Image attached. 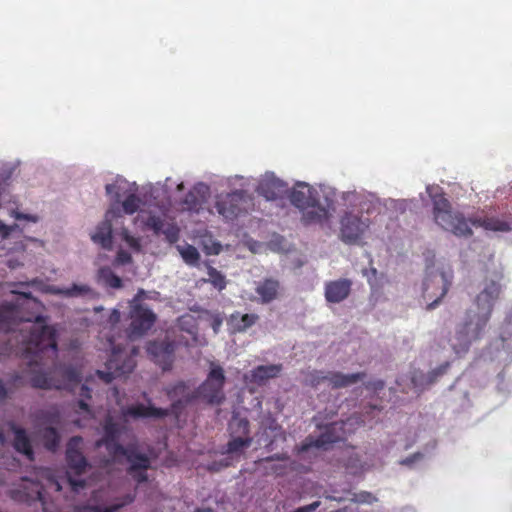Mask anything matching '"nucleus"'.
Segmentation results:
<instances>
[{"label":"nucleus","mask_w":512,"mask_h":512,"mask_svg":"<svg viewBox=\"0 0 512 512\" xmlns=\"http://www.w3.org/2000/svg\"><path fill=\"white\" fill-rule=\"evenodd\" d=\"M500 292V285L491 281L477 295L474 306L466 310L463 320L457 324L455 334L451 339V348L456 355L466 354L472 343L483 337Z\"/></svg>","instance_id":"f03ea898"},{"label":"nucleus","mask_w":512,"mask_h":512,"mask_svg":"<svg viewBox=\"0 0 512 512\" xmlns=\"http://www.w3.org/2000/svg\"><path fill=\"white\" fill-rule=\"evenodd\" d=\"M5 437L4 434L0 431V443H4Z\"/></svg>","instance_id":"bf43d9fd"},{"label":"nucleus","mask_w":512,"mask_h":512,"mask_svg":"<svg viewBox=\"0 0 512 512\" xmlns=\"http://www.w3.org/2000/svg\"><path fill=\"white\" fill-rule=\"evenodd\" d=\"M226 456H227L226 458L218 461L219 464H221L222 469L231 466L233 464V461L235 460L233 458H230V456H228V455H226Z\"/></svg>","instance_id":"8fccbe9b"},{"label":"nucleus","mask_w":512,"mask_h":512,"mask_svg":"<svg viewBox=\"0 0 512 512\" xmlns=\"http://www.w3.org/2000/svg\"><path fill=\"white\" fill-rule=\"evenodd\" d=\"M67 480L74 492H79V490L84 488L86 485L85 480L82 479L76 480L71 477H68Z\"/></svg>","instance_id":"ea45409f"},{"label":"nucleus","mask_w":512,"mask_h":512,"mask_svg":"<svg viewBox=\"0 0 512 512\" xmlns=\"http://www.w3.org/2000/svg\"><path fill=\"white\" fill-rule=\"evenodd\" d=\"M27 322L20 329L24 358L28 359L27 366L31 377V387L42 390H71L81 382V371L73 366L57 362L58 346L57 331L46 324L43 316H36L23 321L18 307L12 303L0 305V331L10 332L21 323Z\"/></svg>","instance_id":"f257e3e1"},{"label":"nucleus","mask_w":512,"mask_h":512,"mask_svg":"<svg viewBox=\"0 0 512 512\" xmlns=\"http://www.w3.org/2000/svg\"><path fill=\"white\" fill-rule=\"evenodd\" d=\"M54 293L67 298L84 297L97 298L98 293L85 284H73L69 288H57Z\"/></svg>","instance_id":"cd10ccee"},{"label":"nucleus","mask_w":512,"mask_h":512,"mask_svg":"<svg viewBox=\"0 0 512 512\" xmlns=\"http://www.w3.org/2000/svg\"><path fill=\"white\" fill-rule=\"evenodd\" d=\"M176 347L173 341H151L147 345V353L163 371H169L175 360Z\"/></svg>","instance_id":"9b49d317"},{"label":"nucleus","mask_w":512,"mask_h":512,"mask_svg":"<svg viewBox=\"0 0 512 512\" xmlns=\"http://www.w3.org/2000/svg\"><path fill=\"white\" fill-rule=\"evenodd\" d=\"M281 369V365H260L252 371V380L261 384L268 379L277 377Z\"/></svg>","instance_id":"c756f323"},{"label":"nucleus","mask_w":512,"mask_h":512,"mask_svg":"<svg viewBox=\"0 0 512 512\" xmlns=\"http://www.w3.org/2000/svg\"><path fill=\"white\" fill-rule=\"evenodd\" d=\"M326 498L329 499V500H337L336 497H332V496H327Z\"/></svg>","instance_id":"052dcab7"},{"label":"nucleus","mask_w":512,"mask_h":512,"mask_svg":"<svg viewBox=\"0 0 512 512\" xmlns=\"http://www.w3.org/2000/svg\"><path fill=\"white\" fill-rule=\"evenodd\" d=\"M18 219H27V220H31V221H36V217H33V216H29V215H18Z\"/></svg>","instance_id":"6e6d98bb"},{"label":"nucleus","mask_w":512,"mask_h":512,"mask_svg":"<svg viewBox=\"0 0 512 512\" xmlns=\"http://www.w3.org/2000/svg\"><path fill=\"white\" fill-rule=\"evenodd\" d=\"M103 432L102 438L96 441V447L104 446L114 461L121 462V457H125L129 463L127 474L137 484L147 482V471L151 468L149 456L139 452L136 444H129L125 447L119 443L121 427L110 416L106 417L104 421Z\"/></svg>","instance_id":"7ed1b4c3"},{"label":"nucleus","mask_w":512,"mask_h":512,"mask_svg":"<svg viewBox=\"0 0 512 512\" xmlns=\"http://www.w3.org/2000/svg\"><path fill=\"white\" fill-rule=\"evenodd\" d=\"M146 226L156 235H165L169 243H175L179 239V228L172 223H166L165 220L157 215H150L147 218Z\"/></svg>","instance_id":"6ab92c4d"},{"label":"nucleus","mask_w":512,"mask_h":512,"mask_svg":"<svg viewBox=\"0 0 512 512\" xmlns=\"http://www.w3.org/2000/svg\"><path fill=\"white\" fill-rule=\"evenodd\" d=\"M144 290H139L131 303L129 336L139 337L147 333L155 324L157 316L146 305L140 302Z\"/></svg>","instance_id":"6e6552de"},{"label":"nucleus","mask_w":512,"mask_h":512,"mask_svg":"<svg viewBox=\"0 0 512 512\" xmlns=\"http://www.w3.org/2000/svg\"><path fill=\"white\" fill-rule=\"evenodd\" d=\"M8 398V389L5 387L2 380H0V399L4 400Z\"/></svg>","instance_id":"3c124183"},{"label":"nucleus","mask_w":512,"mask_h":512,"mask_svg":"<svg viewBox=\"0 0 512 512\" xmlns=\"http://www.w3.org/2000/svg\"><path fill=\"white\" fill-rule=\"evenodd\" d=\"M83 438L81 436H73L69 439L66 446L65 458L67 466L76 475H82L89 467L86 457L81 452Z\"/></svg>","instance_id":"2eb2a0df"},{"label":"nucleus","mask_w":512,"mask_h":512,"mask_svg":"<svg viewBox=\"0 0 512 512\" xmlns=\"http://www.w3.org/2000/svg\"><path fill=\"white\" fill-rule=\"evenodd\" d=\"M245 193L243 191H235L221 196L217 199L215 208L219 215L225 220L232 221L246 210Z\"/></svg>","instance_id":"f8f14e48"},{"label":"nucleus","mask_w":512,"mask_h":512,"mask_svg":"<svg viewBox=\"0 0 512 512\" xmlns=\"http://www.w3.org/2000/svg\"><path fill=\"white\" fill-rule=\"evenodd\" d=\"M9 384L15 388H18L24 386L25 381L24 378L19 373H15L12 375Z\"/></svg>","instance_id":"a19ab883"},{"label":"nucleus","mask_w":512,"mask_h":512,"mask_svg":"<svg viewBox=\"0 0 512 512\" xmlns=\"http://www.w3.org/2000/svg\"><path fill=\"white\" fill-rule=\"evenodd\" d=\"M208 190L203 184H199L191 189L182 201L183 208L188 211H199L206 200L205 191Z\"/></svg>","instance_id":"a878e982"},{"label":"nucleus","mask_w":512,"mask_h":512,"mask_svg":"<svg viewBox=\"0 0 512 512\" xmlns=\"http://www.w3.org/2000/svg\"><path fill=\"white\" fill-rule=\"evenodd\" d=\"M341 428L342 427L337 422L326 425L323 432L319 436H307L301 443L300 451L307 452L311 448L327 449L329 445L342 439L341 435L338 433V430Z\"/></svg>","instance_id":"ddd939ff"},{"label":"nucleus","mask_w":512,"mask_h":512,"mask_svg":"<svg viewBox=\"0 0 512 512\" xmlns=\"http://www.w3.org/2000/svg\"><path fill=\"white\" fill-rule=\"evenodd\" d=\"M352 282L349 279H338L325 284V299L329 303H340L350 294Z\"/></svg>","instance_id":"aec40b11"},{"label":"nucleus","mask_w":512,"mask_h":512,"mask_svg":"<svg viewBox=\"0 0 512 512\" xmlns=\"http://www.w3.org/2000/svg\"><path fill=\"white\" fill-rule=\"evenodd\" d=\"M118 358L119 355L113 352L111 359L106 363L107 371L97 370L98 377L105 383H110L112 380L133 370L135 364L131 358L125 360L122 365H118Z\"/></svg>","instance_id":"dca6fc26"},{"label":"nucleus","mask_w":512,"mask_h":512,"mask_svg":"<svg viewBox=\"0 0 512 512\" xmlns=\"http://www.w3.org/2000/svg\"><path fill=\"white\" fill-rule=\"evenodd\" d=\"M140 204V198L136 194L132 193L129 194L122 202V208L126 214L132 215L139 209Z\"/></svg>","instance_id":"72a5a7b5"},{"label":"nucleus","mask_w":512,"mask_h":512,"mask_svg":"<svg viewBox=\"0 0 512 512\" xmlns=\"http://www.w3.org/2000/svg\"><path fill=\"white\" fill-rule=\"evenodd\" d=\"M116 216L115 211L108 210L104 220L97 226L95 233L91 236L95 243L101 245L104 249L112 248V218Z\"/></svg>","instance_id":"412c9836"},{"label":"nucleus","mask_w":512,"mask_h":512,"mask_svg":"<svg viewBox=\"0 0 512 512\" xmlns=\"http://www.w3.org/2000/svg\"><path fill=\"white\" fill-rule=\"evenodd\" d=\"M124 239L132 248H139L138 239L128 235L127 233H125Z\"/></svg>","instance_id":"c03bdc74"},{"label":"nucleus","mask_w":512,"mask_h":512,"mask_svg":"<svg viewBox=\"0 0 512 512\" xmlns=\"http://www.w3.org/2000/svg\"><path fill=\"white\" fill-rule=\"evenodd\" d=\"M209 282L219 291H222L226 287L225 276L214 267L208 268Z\"/></svg>","instance_id":"473e14b6"},{"label":"nucleus","mask_w":512,"mask_h":512,"mask_svg":"<svg viewBox=\"0 0 512 512\" xmlns=\"http://www.w3.org/2000/svg\"><path fill=\"white\" fill-rule=\"evenodd\" d=\"M229 429L232 436H250V422L246 418H233L230 422Z\"/></svg>","instance_id":"2f4dec72"},{"label":"nucleus","mask_w":512,"mask_h":512,"mask_svg":"<svg viewBox=\"0 0 512 512\" xmlns=\"http://www.w3.org/2000/svg\"><path fill=\"white\" fill-rule=\"evenodd\" d=\"M419 457H421V454L420 453H416L412 457H407L406 459L401 461V463L404 464V465H410V464H412L414 462L415 458H419Z\"/></svg>","instance_id":"603ef678"},{"label":"nucleus","mask_w":512,"mask_h":512,"mask_svg":"<svg viewBox=\"0 0 512 512\" xmlns=\"http://www.w3.org/2000/svg\"><path fill=\"white\" fill-rule=\"evenodd\" d=\"M106 283L112 288L118 289L122 287V279L113 272H109L106 276Z\"/></svg>","instance_id":"58836bf2"},{"label":"nucleus","mask_w":512,"mask_h":512,"mask_svg":"<svg viewBox=\"0 0 512 512\" xmlns=\"http://www.w3.org/2000/svg\"><path fill=\"white\" fill-rule=\"evenodd\" d=\"M0 233H2L3 235H7L8 234V228L6 225H4L3 223L0 222Z\"/></svg>","instance_id":"5fc2aeb1"},{"label":"nucleus","mask_w":512,"mask_h":512,"mask_svg":"<svg viewBox=\"0 0 512 512\" xmlns=\"http://www.w3.org/2000/svg\"><path fill=\"white\" fill-rule=\"evenodd\" d=\"M283 291V287L278 279L264 278L256 284L255 292L259 296L262 304H269L277 300Z\"/></svg>","instance_id":"f3484780"},{"label":"nucleus","mask_w":512,"mask_h":512,"mask_svg":"<svg viewBox=\"0 0 512 512\" xmlns=\"http://www.w3.org/2000/svg\"><path fill=\"white\" fill-rule=\"evenodd\" d=\"M41 439L44 447L51 451L55 452L60 444V435L56 428L54 427H46L41 431Z\"/></svg>","instance_id":"7c9ffc66"},{"label":"nucleus","mask_w":512,"mask_h":512,"mask_svg":"<svg viewBox=\"0 0 512 512\" xmlns=\"http://www.w3.org/2000/svg\"><path fill=\"white\" fill-rule=\"evenodd\" d=\"M183 260L189 265H196L200 260V254L198 250L192 246L187 245L180 251Z\"/></svg>","instance_id":"f704fd0d"},{"label":"nucleus","mask_w":512,"mask_h":512,"mask_svg":"<svg viewBox=\"0 0 512 512\" xmlns=\"http://www.w3.org/2000/svg\"><path fill=\"white\" fill-rule=\"evenodd\" d=\"M253 442L252 437L232 436L227 442L221 453L228 455L230 458L239 460L244 454L245 450L248 449Z\"/></svg>","instance_id":"5701e85b"},{"label":"nucleus","mask_w":512,"mask_h":512,"mask_svg":"<svg viewBox=\"0 0 512 512\" xmlns=\"http://www.w3.org/2000/svg\"><path fill=\"white\" fill-rule=\"evenodd\" d=\"M449 366H450V363L445 362V363L441 364L439 367H437L436 369L432 370L429 373L430 382H434L438 377L444 375L446 373V371L448 370Z\"/></svg>","instance_id":"4c0bfd02"},{"label":"nucleus","mask_w":512,"mask_h":512,"mask_svg":"<svg viewBox=\"0 0 512 512\" xmlns=\"http://www.w3.org/2000/svg\"><path fill=\"white\" fill-rule=\"evenodd\" d=\"M113 188H114V186H113V185H111V184L106 185V191H107V193H111Z\"/></svg>","instance_id":"13d9d810"},{"label":"nucleus","mask_w":512,"mask_h":512,"mask_svg":"<svg viewBox=\"0 0 512 512\" xmlns=\"http://www.w3.org/2000/svg\"><path fill=\"white\" fill-rule=\"evenodd\" d=\"M501 339L503 342L506 340V338L503 335H501Z\"/></svg>","instance_id":"680f3d73"},{"label":"nucleus","mask_w":512,"mask_h":512,"mask_svg":"<svg viewBox=\"0 0 512 512\" xmlns=\"http://www.w3.org/2000/svg\"><path fill=\"white\" fill-rule=\"evenodd\" d=\"M365 387L367 389L381 390V389L384 388V382L382 380L368 382V383L365 384Z\"/></svg>","instance_id":"37998d69"},{"label":"nucleus","mask_w":512,"mask_h":512,"mask_svg":"<svg viewBox=\"0 0 512 512\" xmlns=\"http://www.w3.org/2000/svg\"><path fill=\"white\" fill-rule=\"evenodd\" d=\"M309 381L313 387H317L321 383L327 382V372L315 370L309 374Z\"/></svg>","instance_id":"e433bc0d"},{"label":"nucleus","mask_w":512,"mask_h":512,"mask_svg":"<svg viewBox=\"0 0 512 512\" xmlns=\"http://www.w3.org/2000/svg\"><path fill=\"white\" fill-rule=\"evenodd\" d=\"M289 199L293 206L302 211V222L305 225L323 224L331 216L329 209L320 204L317 190L307 183H297Z\"/></svg>","instance_id":"423d86ee"},{"label":"nucleus","mask_w":512,"mask_h":512,"mask_svg":"<svg viewBox=\"0 0 512 512\" xmlns=\"http://www.w3.org/2000/svg\"><path fill=\"white\" fill-rule=\"evenodd\" d=\"M79 410L86 412L91 415V410L89 405L85 402V400L81 399L77 402Z\"/></svg>","instance_id":"49530a36"},{"label":"nucleus","mask_w":512,"mask_h":512,"mask_svg":"<svg viewBox=\"0 0 512 512\" xmlns=\"http://www.w3.org/2000/svg\"><path fill=\"white\" fill-rule=\"evenodd\" d=\"M122 415L124 417H131L133 419L140 418H155L161 419L169 415V410L164 408H158L152 405H144L142 403H138L135 405H130L124 409H122Z\"/></svg>","instance_id":"a211bd4d"},{"label":"nucleus","mask_w":512,"mask_h":512,"mask_svg":"<svg viewBox=\"0 0 512 512\" xmlns=\"http://www.w3.org/2000/svg\"><path fill=\"white\" fill-rule=\"evenodd\" d=\"M364 372L343 374L341 372H327L328 385L333 389L345 388L365 378Z\"/></svg>","instance_id":"b1692460"},{"label":"nucleus","mask_w":512,"mask_h":512,"mask_svg":"<svg viewBox=\"0 0 512 512\" xmlns=\"http://www.w3.org/2000/svg\"><path fill=\"white\" fill-rule=\"evenodd\" d=\"M320 504V501H314L309 505L297 508L293 512H314L320 506Z\"/></svg>","instance_id":"79ce46f5"},{"label":"nucleus","mask_w":512,"mask_h":512,"mask_svg":"<svg viewBox=\"0 0 512 512\" xmlns=\"http://www.w3.org/2000/svg\"><path fill=\"white\" fill-rule=\"evenodd\" d=\"M135 500L134 494H126L118 499L117 503L106 506L104 504H86L77 508L79 512H119L121 508L131 504Z\"/></svg>","instance_id":"393cba45"},{"label":"nucleus","mask_w":512,"mask_h":512,"mask_svg":"<svg viewBox=\"0 0 512 512\" xmlns=\"http://www.w3.org/2000/svg\"><path fill=\"white\" fill-rule=\"evenodd\" d=\"M61 490V483L54 475L46 471L41 474V480L23 477L19 483L8 491V495L13 501L28 506L40 502L43 512H50L51 497L49 491L60 492Z\"/></svg>","instance_id":"39448f33"},{"label":"nucleus","mask_w":512,"mask_h":512,"mask_svg":"<svg viewBox=\"0 0 512 512\" xmlns=\"http://www.w3.org/2000/svg\"><path fill=\"white\" fill-rule=\"evenodd\" d=\"M258 319L259 316L255 313L240 314L239 312H234L230 315L229 323L235 331L245 332L248 328L252 327Z\"/></svg>","instance_id":"c85d7f7f"},{"label":"nucleus","mask_w":512,"mask_h":512,"mask_svg":"<svg viewBox=\"0 0 512 512\" xmlns=\"http://www.w3.org/2000/svg\"><path fill=\"white\" fill-rule=\"evenodd\" d=\"M195 512H215L211 508L197 509Z\"/></svg>","instance_id":"4d7b16f0"},{"label":"nucleus","mask_w":512,"mask_h":512,"mask_svg":"<svg viewBox=\"0 0 512 512\" xmlns=\"http://www.w3.org/2000/svg\"><path fill=\"white\" fill-rule=\"evenodd\" d=\"M11 429L14 432L13 446L15 450L24 454L29 460L32 461L34 459V452L25 429L17 427L13 423L11 424Z\"/></svg>","instance_id":"bb28decb"},{"label":"nucleus","mask_w":512,"mask_h":512,"mask_svg":"<svg viewBox=\"0 0 512 512\" xmlns=\"http://www.w3.org/2000/svg\"><path fill=\"white\" fill-rule=\"evenodd\" d=\"M166 395L172 400V411L179 414L183 408L199 400L197 388L191 381H178L166 388Z\"/></svg>","instance_id":"9d476101"},{"label":"nucleus","mask_w":512,"mask_h":512,"mask_svg":"<svg viewBox=\"0 0 512 512\" xmlns=\"http://www.w3.org/2000/svg\"><path fill=\"white\" fill-rule=\"evenodd\" d=\"M352 501L361 504H372L377 501V498L370 492L362 491L353 495Z\"/></svg>","instance_id":"c9c22d12"},{"label":"nucleus","mask_w":512,"mask_h":512,"mask_svg":"<svg viewBox=\"0 0 512 512\" xmlns=\"http://www.w3.org/2000/svg\"><path fill=\"white\" fill-rule=\"evenodd\" d=\"M80 395L86 399H90L92 397L91 389L83 384L80 389Z\"/></svg>","instance_id":"de8ad7c7"},{"label":"nucleus","mask_w":512,"mask_h":512,"mask_svg":"<svg viewBox=\"0 0 512 512\" xmlns=\"http://www.w3.org/2000/svg\"><path fill=\"white\" fill-rule=\"evenodd\" d=\"M368 227V219H362L352 213H346L341 219V239L348 244L355 243L361 238Z\"/></svg>","instance_id":"4468645a"},{"label":"nucleus","mask_w":512,"mask_h":512,"mask_svg":"<svg viewBox=\"0 0 512 512\" xmlns=\"http://www.w3.org/2000/svg\"><path fill=\"white\" fill-rule=\"evenodd\" d=\"M433 216L435 222L444 230L457 237H470L473 231L470 224L495 232H508L512 229L511 223L497 217H472L466 219L457 211H453L451 204L443 195L433 199Z\"/></svg>","instance_id":"20e7f679"},{"label":"nucleus","mask_w":512,"mask_h":512,"mask_svg":"<svg viewBox=\"0 0 512 512\" xmlns=\"http://www.w3.org/2000/svg\"><path fill=\"white\" fill-rule=\"evenodd\" d=\"M120 317H121L120 312L118 310L114 309L109 316V322L112 324H116L120 321Z\"/></svg>","instance_id":"a18cd8bd"},{"label":"nucleus","mask_w":512,"mask_h":512,"mask_svg":"<svg viewBox=\"0 0 512 512\" xmlns=\"http://www.w3.org/2000/svg\"><path fill=\"white\" fill-rule=\"evenodd\" d=\"M287 191V184L275 177H267L262 180L258 187V192L267 200H275L282 197Z\"/></svg>","instance_id":"4be33fe9"},{"label":"nucleus","mask_w":512,"mask_h":512,"mask_svg":"<svg viewBox=\"0 0 512 512\" xmlns=\"http://www.w3.org/2000/svg\"><path fill=\"white\" fill-rule=\"evenodd\" d=\"M452 281V274L446 272L431 273L423 281V298L427 301V310H433L447 294Z\"/></svg>","instance_id":"1a4fd4ad"},{"label":"nucleus","mask_w":512,"mask_h":512,"mask_svg":"<svg viewBox=\"0 0 512 512\" xmlns=\"http://www.w3.org/2000/svg\"><path fill=\"white\" fill-rule=\"evenodd\" d=\"M207 469L211 472H219L220 470H222V467L218 461H213L208 464Z\"/></svg>","instance_id":"09e8293b"},{"label":"nucleus","mask_w":512,"mask_h":512,"mask_svg":"<svg viewBox=\"0 0 512 512\" xmlns=\"http://www.w3.org/2000/svg\"><path fill=\"white\" fill-rule=\"evenodd\" d=\"M226 376L224 369L214 362L204 382L197 387L198 398L211 406H219L225 401L224 385Z\"/></svg>","instance_id":"0eeeda50"},{"label":"nucleus","mask_w":512,"mask_h":512,"mask_svg":"<svg viewBox=\"0 0 512 512\" xmlns=\"http://www.w3.org/2000/svg\"><path fill=\"white\" fill-rule=\"evenodd\" d=\"M119 256V259L122 261V262H127L131 259V256L125 252H121L118 254Z\"/></svg>","instance_id":"864d4df0"}]
</instances>
